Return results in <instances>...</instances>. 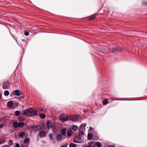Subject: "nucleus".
Masks as SVG:
<instances>
[{"mask_svg": "<svg viewBox=\"0 0 147 147\" xmlns=\"http://www.w3.org/2000/svg\"><path fill=\"white\" fill-rule=\"evenodd\" d=\"M8 144L10 146H12L13 144L12 141L11 140H10L8 142Z\"/></svg>", "mask_w": 147, "mask_h": 147, "instance_id": "28", "label": "nucleus"}, {"mask_svg": "<svg viewBox=\"0 0 147 147\" xmlns=\"http://www.w3.org/2000/svg\"><path fill=\"white\" fill-rule=\"evenodd\" d=\"M40 117L42 119H44L45 117V115L44 114H40L39 115Z\"/></svg>", "mask_w": 147, "mask_h": 147, "instance_id": "20", "label": "nucleus"}, {"mask_svg": "<svg viewBox=\"0 0 147 147\" xmlns=\"http://www.w3.org/2000/svg\"><path fill=\"white\" fill-rule=\"evenodd\" d=\"M109 147H115V146L114 145H113L109 146Z\"/></svg>", "mask_w": 147, "mask_h": 147, "instance_id": "39", "label": "nucleus"}, {"mask_svg": "<svg viewBox=\"0 0 147 147\" xmlns=\"http://www.w3.org/2000/svg\"><path fill=\"white\" fill-rule=\"evenodd\" d=\"M24 117L22 116H20L18 118V120L19 121H22L24 120Z\"/></svg>", "mask_w": 147, "mask_h": 147, "instance_id": "19", "label": "nucleus"}, {"mask_svg": "<svg viewBox=\"0 0 147 147\" xmlns=\"http://www.w3.org/2000/svg\"><path fill=\"white\" fill-rule=\"evenodd\" d=\"M121 49L120 47H119L111 49V51L112 53H115L121 50Z\"/></svg>", "mask_w": 147, "mask_h": 147, "instance_id": "3", "label": "nucleus"}, {"mask_svg": "<svg viewBox=\"0 0 147 147\" xmlns=\"http://www.w3.org/2000/svg\"><path fill=\"white\" fill-rule=\"evenodd\" d=\"M13 105V103L11 100H10L7 102V105L9 107H11Z\"/></svg>", "mask_w": 147, "mask_h": 147, "instance_id": "6", "label": "nucleus"}, {"mask_svg": "<svg viewBox=\"0 0 147 147\" xmlns=\"http://www.w3.org/2000/svg\"><path fill=\"white\" fill-rule=\"evenodd\" d=\"M2 147H9L7 145H5Z\"/></svg>", "mask_w": 147, "mask_h": 147, "instance_id": "40", "label": "nucleus"}, {"mask_svg": "<svg viewBox=\"0 0 147 147\" xmlns=\"http://www.w3.org/2000/svg\"><path fill=\"white\" fill-rule=\"evenodd\" d=\"M75 137L77 138V139L78 140H80L81 138V135H79L78 136H76Z\"/></svg>", "mask_w": 147, "mask_h": 147, "instance_id": "29", "label": "nucleus"}, {"mask_svg": "<svg viewBox=\"0 0 147 147\" xmlns=\"http://www.w3.org/2000/svg\"><path fill=\"white\" fill-rule=\"evenodd\" d=\"M39 127V125H36L35 126L34 130L35 131H38V130L39 129H40V128Z\"/></svg>", "mask_w": 147, "mask_h": 147, "instance_id": "25", "label": "nucleus"}, {"mask_svg": "<svg viewBox=\"0 0 147 147\" xmlns=\"http://www.w3.org/2000/svg\"><path fill=\"white\" fill-rule=\"evenodd\" d=\"M46 132L44 131H39V135L40 137L43 138L45 136Z\"/></svg>", "mask_w": 147, "mask_h": 147, "instance_id": "5", "label": "nucleus"}, {"mask_svg": "<svg viewBox=\"0 0 147 147\" xmlns=\"http://www.w3.org/2000/svg\"><path fill=\"white\" fill-rule=\"evenodd\" d=\"M95 144L98 147H101L102 146L101 144V143L99 142H96Z\"/></svg>", "mask_w": 147, "mask_h": 147, "instance_id": "22", "label": "nucleus"}, {"mask_svg": "<svg viewBox=\"0 0 147 147\" xmlns=\"http://www.w3.org/2000/svg\"><path fill=\"white\" fill-rule=\"evenodd\" d=\"M84 134V132L82 131H81L79 134V135H82Z\"/></svg>", "mask_w": 147, "mask_h": 147, "instance_id": "37", "label": "nucleus"}, {"mask_svg": "<svg viewBox=\"0 0 147 147\" xmlns=\"http://www.w3.org/2000/svg\"><path fill=\"white\" fill-rule=\"evenodd\" d=\"M108 102V101L106 99H105L103 100L102 101V104L103 105H106Z\"/></svg>", "mask_w": 147, "mask_h": 147, "instance_id": "21", "label": "nucleus"}, {"mask_svg": "<svg viewBox=\"0 0 147 147\" xmlns=\"http://www.w3.org/2000/svg\"><path fill=\"white\" fill-rule=\"evenodd\" d=\"M59 119L61 121L65 122L69 120H71L72 118L71 116L70 115L64 116L63 115H61L59 117Z\"/></svg>", "mask_w": 147, "mask_h": 147, "instance_id": "2", "label": "nucleus"}, {"mask_svg": "<svg viewBox=\"0 0 147 147\" xmlns=\"http://www.w3.org/2000/svg\"><path fill=\"white\" fill-rule=\"evenodd\" d=\"M26 147H26H24L23 146H22V147Z\"/></svg>", "mask_w": 147, "mask_h": 147, "instance_id": "46", "label": "nucleus"}, {"mask_svg": "<svg viewBox=\"0 0 147 147\" xmlns=\"http://www.w3.org/2000/svg\"><path fill=\"white\" fill-rule=\"evenodd\" d=\"M68 144H64V145H62L60 147H67V145Z\"/></svg>", "mask_w": 147, "mask_h": 147, "instance_id": "36", "label": "nucleus"}, {"mask_svg": "<svg viewBox=\"0 0 147 147\" xmlns=\"http://www.w3.org/2000/svg\"><path fill=\"white\" fill-rule=\"evenodd\" d=\"M67 135L68 137H70L72 135V131L71 130H69L67 132Z\"/></svg>", "mask_w": 147, "mask_h": 147, "instance_id": "12", "label": "nucleus"}, {"mask_svg": "<svg viewBox=\"0 0 147 147\" xmlns=\"http://www.w3.org/2000/svg\"><path fill=\"white\" fill-rule=\"evenodd\" d=\"M43 109H40L39 110V111H42L43 110Z\"/></svg>", "mask_w": 147, "mask_h": 147, "instance_id": "43", "label": "nucleus"}, {"mask_svg": "<svg viewBox=\"0 0 147 147\" xmlns=\"http://www.w3.org/2000/svg\"><path fill=\"white\" fill-rule=\"evenodd\" d=\"M15 147H20V145L18 144H16Z\"/></svg>", "mask_w": 147, "mask_h": 147, "instance_id": "38", "label": "nucleus"}, {"mask_svg": "<svg viewBox=\"0 0 147 147\" xmlns=\"http://www.w3.org/2000/svg\"><path fill=\"white\" fill-rule=\"evenodd\" d=\"M24 125V124L23 123H18V127H23Z\"/></svg>", "mask_w": 147, "mask_h": 147, "instance_id": "26", "label": "nucleus"}, {"mask_svg": "<svg viewBox=\"0 0 147 147\" xmlns=\"http://www.w3.org/2000/svg\"><path fill=\"white\" fill-rule=\"evenodd\" d=\"M84 147H94L93 146L90 145H86L84 146Z\"/></svg>", "mask_w": 147, "mask_h": 147, "instance_id": "35", "label": "nucleus"}, {"mask_svg": "<svg viewBox=\"0 0 147 147\" xmlns=\"http://www.w3.org/2000/svg\"><path fill=\"white\" fill-rule=\"evenodd\" d=\"M86 124H83L81 125H80V127H86Z\"/></svg>", "mask_w": 147, "mask_h": 147, "instance_id": "34", "label": "nucleus"}, {"mask_svg": "<svg viewBox=\"0 0 147 147\" xmlns=\"http://www.w3.org/2000/svg\"><path fill=\"white\" fill-rule=\"evenodd\" d=\"M15 94L17 96H20L21 93V92L19 90H15Z\"/></svg>", "mask_w": 147, "mask_h": 147, "instance_id": "10", "label": "nucleus"}, {"mask_svg": "<svg viewBox=\"0 0 147 147\" xmlns=\"http://www.w3.org/2000/svg\"><path fill=\"white\" fill-rule=\"evenodd\" d=\"M24 113L25 115L28 116H33L38 115V114L36 111L32 110L30 108L24 110Z\"/></svg>", "mask_w": 147, "mask_h": 147, "instance_id": "1", "label": "nucleus"}, {"mask_svg": "<svg viewBox=\"0 0 147 147\" xmlns=\"http://www.w3.org/2000/svg\"><path fill=\"white\" fill-rule=\"evenodd\" d=\"M0 127H2V125H1V126H0Z\"/></svg>", "mask_w": 147, "mask_h": 147, "instance_id": "47", "label": "nucleus"}, {"mask_svg": "<svg viewBox=\"0 0 147 147\" xmlns=\"http://www.w3.org/2000/svg\"><path fill=\"white\" fill-rule=\"evenodd\" d=\"M78 127L77 126H76L75 125H73L72 127V129H73L74 130H78Z\"/></svg>", "mask_w": 147, "mask_h": 147, "instance_id": "17", "label": "nucleus"}, {"mask_svg": "<svg viewBox=\"0 0 147 147\" xmlns=\"http://www.w3.org/2000/svg\"><path fill=\"white\" fill-rule=\"evenodd\" d=\"M5 142V140L4 138L0 140V143L1 144Z\"/></svg>", "mask_w": 147, "mask_h": 147, "instance_id": "30", "label": "nucleus"}, {"mask_svg": "<svg viewBox=\"0 0 147 147\" xmlns=\"http://www.w3.org/2000/svg\"><path fill=\"white\" fill-rule=\"evenodd\" d=\"M29 139L28 138H25L24 140V142L25 144H27L29 143Z\"/></svg>", "mask_w": 147, "mask_h": 147, "instance_id": "16", "label": "nucleus"}, {"mask_svg": "<svg viewBox=\"0 0 147 147\" xmlns=\"http://www.w3.org/2000/svg\"><path fill=\"white\" fill-rule=\"evenodd\" d=\"M1 95L0 94V99L1 98Z\"/></svg>", "mask_w": 147, "mask_h": 147, "instance_id": "44", "label": "nucleus"}, {"mask_svg": "<svg viewBox=\"0 0 147 147\" xmlns=\"http://www.w3.org/2000/svg\"><path fill=\"white\" fill-rule=\"evenodd\" d=\"M73 142L74 143H81L82 142L81 141H80L79 140H78L77 138H76V137H75L74 140Z\"/></svg>", "mask_w": 147, "mask_h": 147, "instance_id": "15", "label": "nucleus"}, {"mask_svg": "<svg viewBox=\"0 0 147 147\" xmlns=\"http://www.w3.org/2000/svg\"><path fill=\"white\" fill-rule=\"evenodd\" d=\"M93 128H92V127H90V129H89V130H93Z\"/></svg>", "mask_w": 147, "mask_h": 147, "instance_id": "41", "label": "nucleus"}, {"mask_svg": "<svg viewBox=\"0 0 147 147\" xmlns=\"http://www.w3.org/2000/svg\"><path fill=\"white\" fill-rule=\"evenodd\" d=\"M18 123L17 122H14L13 123V127L15 128H17L18 127Z\"/></svg>", "mask_w": 147, "mask_h": 147, "instance_id": "13", "label": "nucleus"}, {"mask_svg": "<svg viewBox=\"0 0 147 147\" xmlns=\"http://www.w3.org/2000/svg\"><path fill=\"white\" fill-rule=\"evenodd\" d=\"M146 4H147V2H146Z\"/></svg>", "mask_w": 147, "mask_h": 147, "instance_id": "45", "label": "nucleus"}, {"mask_svg": "<svg viewBox=\"0 0 147 147\" xmlns=\"http://www.w3.org/2000/svg\"><path fill=\"white\" fill-rule=\"evenodd\" d=\"M94 141H90L89 142L88 144L89 145H91L94 144Z\"/></svg>", "mask_w": 147, "mask_h": 147, "instance_id": "32", "label": "nucleus"}, {"mask_svg": "<svg viewBox=\"0 0 147 147\" xmlns=\"http://www.w3.org/2000/svg\"><path fill=\"white\" fill-rule=\"evenodd\" d=\"M20 112L19 111H15V114L16 116H18L20 114Z\"/></svg>", "mask_w": 147, "mask_h": 147, "instance_id": "24", "label": "nucleus"}, {"mask_svg": "<svg viewBox=\"0 0 147 147\" xmlns=\"http://www.w3.org/2000/svg\"><path fill=\"white\" fill-rule=\"evenodd\" d=\"M93 135L92 133H88V138L89 140H91L93 138Z\"/></svg>", "mask_w": 147, "mask_h": 147, "instance_id": "11", "label": "nucleus"}, {"mask_svg": "<svg viewBox=\"0 0 147 147\" xmlns=\"http://www.w3.org/2000/svg\"><path fill=\"white\" fill-rule=\"evenodd\" d=\"M25 135V133L24 132H22L20 133L19 136L21 138H22Z\"/></svg>", "mask_w": 147, "mask_h": 147, "instance_id": "18", "label": "nucleus"}, {"mask_svg": "<svg viewBox=\"0 0 147 147\" xmlns=\"http://www.w3.org/2000/svg\"><path fill=\"white\" fill-rule=\"evenodd\" d=\"M3 87L4 89H8L10 88V84L9 82H6L3 84Z\"/></svg>", "mask_w": 147, "mask_h": 147, "instance_id": "4", "label": "nucleus"}, {"mask_svg": "<svg viewBox=\"0 0 147 147\" xmlns=\"http://www.w3.org/2000/svg\"><path fill=\"white\" fill-rule=\"evenodd\" d=\"M77 145L73 143H71L69 144V147H76Z\"/></svg>", "mask_w": 147, "mask_h": 147, "instance_id": "23", "label": "nucleus"}, {"mask_svg": "<svg viewBox=\"0 0 147 147\" xmlns=\"http://www.w3.org/2000/svg\"><path fill=\"white\" fill-rule=\"evenodd\" d=\"M97 16V14H94L92 15V16H90L89 17L88 20H91L94 19V18L96 17Z\"/></svg>", "mask_w": 147, "mask_h": 147, "instance_id": "9", "label": "nucleus"}, {"mask_svg": "<svg viewBox=\"0 0 147 147\" xmlns=\"http://www.w3.org/2000/svg\"><path fill=\"white\" fill-rule=\"evenodd\" d=\"M83 111L85 113H86L87 112V111L86 110H83Z\"/></svg>", "mask_w": 147, "mask_h": 147, "instance_id": "42", "label": "nucleus"}, {"mask_svg": "<svg viewBox=\"0 0 147 147\" xmlns=\"http://www.w3.org/2000/svg\"><path fill=\"white\" fill-rule=\"evenodd\" d=\"M62 138V136L61 135L58 134L56 136V139L58 140L59 141L61 140Z\"/></svg>", "mask_w": 147, "mask_h": 147, "instance_id": "8", "label": "nucleus"}, {"mask_svg": "<svg viewBox=\"0 0 147 147\" xmlns=\"http://www.w3.org/2000/svg\"><path fill=\"white\" fill-rule=\"evenodd\" d=\"M49 138L50 140H52L53 138V135L51 134H50L49 136Z\"/></svg>", "mask_w": 147, "mask_h": 147, "instance_id": "31", "label": "nucleus"}, {"mask_svg": "<svg viewBox=\"0 0 147 147\" xmlns=\"http://www.w3.org/2000/svg\"><path fill=\"white\" fill-rule=\"evenodd\" d=\"M66 129L65 128H62L61 131V134L63 136H64L65 134Z\"/></svg>", "mask_w": 147, "mask_h": 147, "instance_id": "7", "label": "nucleus"}, {"mask_svg": "<svg viewBox=\"0 0 147 147\" xmlns=\"http://www.w3.org/2000/svg\"><path fill=\"white\" fill-rule=\"evenodd\" d=\"M24 34L26 36H28L29 35V33L28 32H24Z\"/></svg>", "mask_w": 147, "mask_h": 147, "instance_id": "33", "label": "nucleus"}, {"mask_svg": "<svg viewBox=\"0 0 147 147\" xmlns=\"http://www.w3.org/2000/svg\"><path fill=\"white\" fill-rule=\"evenodd\" d=\"M51 123L48 122L47 123L46 126L48 129H49L51 127Z\"/></svg>", "mask_w": 147, "mask_h": 147, "instance_id": "14", "label": "nucleus"}, {"mask_svg": "<svg viewBox=\"0 0 147 147\" xmlns=\"http://www.w3.org/2000/svg\"><path fill=\"white\" fill-rule=\"evenodd\" d=\"M9 94V92L7 90L5 91L4 92V94L5 96H7Z\"/></svg>", "mask_w": 147, "mask_h": 147, "instance_id": "27", "label": "nucleus"}]
</instances>
